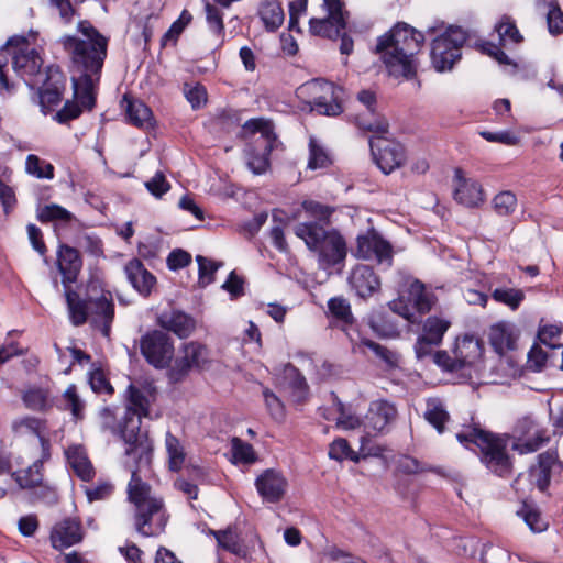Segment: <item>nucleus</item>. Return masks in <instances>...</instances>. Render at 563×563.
Masks as SVG:
<instances>
[{
	"mask_svg": "<svg viewBox=\"0 0 563 563\" xmlns=\"http://www.w3.org/2000/svg\"><path fill=\"white\" fill-rule=\"evenodd\" d=\"M81 36L66 35L60 42L69 55L74 70L79 76L71 77L76 96L86 107L96 104V87L107 57L108 38L89 22L78 24Z\"/></svg>",
	"mask_w": 563,
	"mask_h": 563,
	"instance_id": "f257e3e1",
	"label": "nucleus"
},
{
	"mask_svg": "<svg viewBox=\"0 0 563 563\" xmlns=\"http://www.w3.org/2000/svg\"><path fill=\"white\" fill-rule=\"evenodd\" d=\"M156 398V387L147 380L132 382L125 391V413L120 427V437L126 444L125 460L136 459L141 465L152 462L153 443L141 431L143 417H148L151 405Z\"/></svg>",
	"mask_w": 563,
	"mask_h": 563,
	"instance_id": "f03ea898",
	"label": "nucleus"
},
{
	"mask_svg": "<svg viewBox=\"0 0 563 563\" xmlns=\"http://www.w3.org/2000/svg\"><path fill=\"white\" fill-rule=\"evenodd\" d=\"M150 465L143 466L136 459L124 460L125 468L131 472L128 499L135 507L134 529L143 537H157L164 532L169 516L163 498L152 494L151 486L141 477V473L148 471Z\"/></svg>",
	"mask_w": 563,
	"mask_h": 563,
	"instance_id": "7ed1b4c3",
	"label": "nucleus"
},
{
	"mask_svg": "<svg viewBox=\"0 0 563 563\" xmlns=\"http://www.w3.org/2000/svg\"><path fill=\"white\" fill-rule=\"evenodd\" d=\"M424 36L407 23L398 22L377 38L375 52L380 56L389 76L412 79L418 69L417 55Z\"/></svg>",
	"mask_w": 563,
	"mask_h": 563,
	"instance_id": "20e7f679",
	"label": "nucleus"
},
{
	"mask_svg": "<svg viewBox=\"0 0 563 563\" xmlns=\"http://www.w3.org/2000/svg\"><path fill=\"white\" fill-rule=\"evenodd\" d=\"M295 234L305 241L309 250L318 253L322 268L342 264L347 255L344 238L335 230H327L316 222H299L294 228Z\"/></svg>",
	"mask_w": 563,
	"mask_h": 563,
	"instance_id": "39448f33",
	"label": "nucleus"
},
{
	"mask_svg": "<svg viewBox=\"0 0 563 563\" xmlns=\"http://www.w3.org/2000/svg\"><path fill=\"white\" fill-rule=\"evenodd\" d=\"M456 439L465 446L475 444L481 450L482 462L495 474L505 476L510 472L504 439L476 428L457 433Z\"/></svg>",
	"mask_w": 563,
	"mask_h": 563,
	"instance_id": "423d86ee",
	"label": "nucleus"
},
{
	"mask_svg": "<svg viewBox=\"0 0 563 563\" xmlns=\"http://www.w3.org/2000/svg\"><path fill=\"white\" fill-rule=\"evenodd\" d=\"M435 303V296L427 290L426 286L417 279H407L398 292V297L388 306L391 311L410 323L420 322Z\"/></svg>",
	"mask_w": 563,
	"mask_h": 563,
	"instance_id": "0eeeda50",
	"label": "nucleus"
},
{
	"mask_svg": "<svg viewBox=\"0 0 563 563\" xmlns=\"http://www.w3.org/2000/svg\"><path fill=\"white\" fill-rule=\"evenodd\" d=\"M466 41L464 31L450 26L443 34L435 37L431 45V63L435 70H450L461 58V47Z\"/></svg>",
	"mask_w": 563,
	"mask_h": 563,
	"instance_id": "6e6552de",
	"label": "nucleus"
},
{
	"mask_svg": "<svg viewBox=\"0 0 563 563\" xmlns=\"http://www.w3.org/2000/svg\"><path fill=\"white\" fill-rule=\"evenodd\" d=\"M254 131L261 135L245 150L247 167L255 174L261 175L268 167V156L273 150L275 135L273 134L272 124L263 119L252 120L247 123Z\"/></svg>",
	"mask_w": 563,
	"mask_h": 563,
	"instance_id": "1a4fd4ad",
	"label": "nucleus"
},
{
	"mask_svg": "<svg viewBox=\"0 0 563 563\" xmlns=\"http://www.w3.org/2000/svg\"><path fill=\"white\" fill-rule=\"evenodd\" d=\"M140 350L146 362L158 369L170 365L175 352L174 342L162 330H152L142 335Z\"/></svg>",
	"mask_w": 563,
	"mask_h": 563,
	"instance_id": "9d476101",
	"label": "nucleus"
},
{
	"mask_svg": "<svg viewBox=\"0 0 563 563\" xmlns=\"http://www.w3.org/2000/svg\"><path fill=\"white\" fill-rule=\"evenodd\" d=\"M354 255L388 268L393 265L394 249L375 229H371L357 236Z\"/></svg>",
	"mask_w": 563,
	"mask_h": 563,
	"instance_id": "9b49d317",
	"label": "nucleus"
},
{
	"mask_svg": "<svg viewBox=\"0 0 563 563\" xmlns=\"http://www.w3.org/2000/svg\"><path fill=\"white\" fill-rule=\"evenodd\" d=\"M483 355V343L473 335H465L456 341L453 356L437 353V362L450 372L459 371L474 364Z\"/></svg>",
	"mask_w": 563,
	"mask_h": 563,
	"instance_id": "f8f14e48",
	"label": "nucleus"
},
{
	"mask_svg": "<svg viewBox=\"0 0 563 563\" xmlns=\"http://www.w3.org/2000/svg\"><path fill=\"white\" fill-rule=\"evenodd\" d=\"M494 30L498 34L499 45L494 43H486L483 46L484 52L495 58L501 65H514L512 60L501 49V47H509L518 45L523 41L515 20L509 15H503L495 24Z\"/></svg>",
	"mask_w": 563,
	"mask_h": 563,
	"instance_id": "ddd939ff",
	"label": "nucleus"
},
{
	"mask_svg": "<svg viewBox=\"0 0 563 563\" xmlns=\"http://www.w3.org/2000/svg\"><path fill=\"white\" fill-rule=\"evenodd\" d=\"M328 15L322 19L312 18L309 30L313 35L336 40L346 27L342 2L340 0H323Z\"/></svg>",
	"mask_w": 563,
	"mask_h": 563,
	"instance_id": "4468645a",
	"label": "nucleus"
},
{
	"mask_svg": "<svg viewBox=\"0 0 563 563\" xmlns=\"http://www.w3.org/2000/svg\"><path fill=\"white\" fill-rule=\"evenodd\" d=\"M209 362V350L198 342L186 343L183 347V355L177 357L168 371V378L172 383L181 382L191 369L202 368Z\"/></svg>",
	"mask_w": 563,
	"mask_h": 563,
	"instance_id": "2eb2a0df",
	"label": "nucleus"
},
{
	"mask_svg": "<svg viewBox=\"0 0 563 563\" xmlns=\"http://www.w3.org/2000/svg\"><path fill=\"white\" fill-rule=\"evenodd\" d=\"M373 158L384 174H390L405 162V151L401 144L377 136L369 140Z\"/></svg>",
	"mask_w": 563,
	"mask_h": 563,
	"instance_id": "dca6fc26",
	"label": "nucleus"
},
{
	"mask_svg": "<svg viewBox=\"0 0 563 563\" xmlns=\"http://www.w3.org/2000/svg\"><path fill=\"white\" fill-rule=\"evenodd\" d=\"M5 47H14L13 67L22 75H35L40 71L43 60L35 49L27 48V40L25 36L15 35L10 37Z\"/></svg>",
	"mask_w": 563,
	"mask_h": 563,
	"instance_id": "f3484780",
	"label": "nucleus"
},
{
	"mask_svg": "<svg viewBox=\"0 0 563 563\" xmlns=\"http://www.w3.org/2000/svg\"><path fill=\"white\" fill-rule=\"evenodd\" d=\"M85 531L79 518L66 517L58 520L51 529L49 540L56 550H63L80 543Z\"/></svg>",
	"mask_w": 563,
	"mask_h": 563,
	"instance_id": "a211bd4d",
	"label": "nucleus"
},
{
	"mask_svg": "<svg viewBox=\"0 0 563 563\" xmlns=\"http://www.w3.org/2000/svg\"><path fill=\"white\" fill-rule=\"evenodd\" d=\"M288 482L282 472L274 468L265 470L255 481L260 496L267 503L280 501L287 490Z\"/></svg>",
	"mask_w": 563,
	"mask_h": 563,
	"instance_id": "6ab92c4d",
	"label": "nucleus"
},
{
	"mask_svg": "<svg viewBox=\"0 0 563 563\" xmlns=\"http://www.w3.org/2000/svg\"><path fill=\"white\" fill-rule=\"evenodd\" d=\"M57 267L62 275L64 288L77 282L82 267V260L77 249L60 244L57 249Z\"/></svg>",
	"mask_w": 563,
	"mask_h": 563,
	"instance_id": "aec40b11",
	"label": "nucleus"
},
{
	"mask_svg": "<svg viewBox=\"0 0 563 563\" xmlns=\"http://www.w3.org/2000/svg\"><path fill=\"white\" fill-rule=\"evenodd\" d=\"M42 455L41 459L36 460L31 466L25 470L18 471L12 474L18 485L23 488H34L41 486L43 483V463L51 456L49 453V441L45 438H41Z\"/></svg>",
	"mask_w": 563,
	"mask_h": 563,
	"instance_id": "412c9836",
	"label": "nucleus"
},
{
	"mask_svg": "<svg viewBox=\"0 0 563 563\" xmlns=\"http://www.w3.org/2000/svg\"><path fill=\"white\" fill-rule=\"evenodd\" d=\"M397 417V409L394 404L387 400L372 401L365 416L364 426L373 431L382 432Z\"/></svg>",
	"mask_w": 563,
	"mask_h": 563,
	"instance_id": "4be33fe9",
	"label": "nucleus"
},
{
	"mask_svg": "<svg viewBox=\"0 0 563 563\" xmlns=\"http://www.w3.org/2000/svg\"><path fill=\"white\" fill-rule=\"evenodd\" d=\"M350 285L357 296L367 298L380 287V280L374 269L364 264L356 265L349 277Z\"/></svg>",
	"mask_w": 563,
	"mask_h": 563,
	"instance_id": "5701e85b",
	"label": "nucleus"
},
{
	"mask_svg": "<svg viewBox=\"0 0 563 563\" xmlns=\"http://www.w3.org/2000/svg\"><path fill=\"white\" fill-rule=\"evenodd\" d=\"M157 323L162 329L175 333L180 339L188 338L196 328L194 318L180 310L161 313Z\"/></svg>",
	"mask_w": 563,
	"mask_h": 563,
	"instance_id": "b1692460",
	"label": "nucleus"
},
{
	"mask_svg": "<svg viewBox=\"0 0 563 563\" xmlns=\"http://www.w3.org/2000/svg\"><path fill=\"white\" fill-rule=\"evenodd\" d=\"M114 317L112 299L101 296L90 299L89 319L91 324L98 327L104 336L110 334L111 323Z\"/></svg>",
	"mask_w": 563,
	"mask_h": 563,
	"instance_id": "393cba45",
	"label": "nucleus"
},
{
	"mask_svg": "<svg viewBox=\"0 0 563 563\" xmlns=\"http://www.w3.org/2000/svg\"><path fill=\"white\" fill-rule=\"evenodd\" d=\"M124 272L130 284L140 295L146 297L151 294L156 283V278L145 268L144 264L140 260H131L125 265Z\"/></svg>",
	"mask_w": 563,
	"mask_h": 563,
	"instance_id": "a878e982",
	"label": "nucleus"
},
{
	"mask_svg": "<svg viewBox=\"0 0 563 563\" xmlns=\"http://www.w3.org/2000/svg\"><path fill=\"white\" fill-rule=\"evenodd\" d=\"M455 177L459 183L454 191L455 200L466 207L479 206L484 201L482 186L476 180L463 178L461 170H456Z\"/></svg>",
	"mask_w": 563,
	"mask_h": 563,
	"instance_id": "bb28decb",
	"label": "nucleus"
},
{
	"mask_svg": "<svg viewBox=\"0 0 563 563\" xmlns=\"http://www.w3.org/2000/svg\"><path fill=\"white\" fill-rule=\"evenodd\" d=\"M65 455L68 465L80 479L89 482L93 477V466L82 445L74 444L68 446Z\"/></svg>",
	"mask_w": 563,
	"mask_h": 563,
	"instance_id": "cd10ccee",
	"label": "nucleus"
},
{
	"mask_svg": "<svg viewBox=\"0 0 563 563\" xmlns=\"http://www.w3.org/2000/svg\"><path fill=\"white\" fill-rule=\"evenodd\" d=\"M325 91L322 96L318 97V100L311 106V110L319 114L334 117L339 115L342 111L341 95L342 88L338 86H324Z\"/></svg>",
	"mask_w": 563,
	"mask_h": 563,
	"instance_id": "c85d7f7f",
	"label": "nucleus"
},
{
	"mask_svg": "<svg viewBox=\"0 0 563 563\" xmlns=\"http://www.w3.org/2000/svg\"><path fill=\"white\" fill-rule=\"evenodd\" d=\"M64 289L70 322L75 327L82 325L89 319L90 299L80 298L70 286Z\"/></svg>",
	"mask_w": 563,
	"mask_h": 563,
	"instance_id": "c756f323",
	"label": "nucleus"
},
{
	"mask_svg": "<svg viewBox=\"0 0 563 563\" xmlns=\"http://www.w3.org/2000/svg\"><path fill=\"white\" fill-rule=\"evenodd\" d=\"M328 308L330 313L343 323V331L350 338L352 343L356 342V338L354 336V332H356L353 328V316L351 312V307L347 300L343 298H332L328 302Z\"/></svg>",
	"mask_w": 563,
	"mask_h": 563,
	"instance_id": "7c9ffc66",
	"label": "nucleus"
},
{
	"mask_svg": "<svg viewBox=\"0 0 563 563\" xmlns=\"http://www.w3.org/2000/svg\"><path fill=\"white\" fill-rule=\"evenodd\" d=\"M522 423L528 424L532 432L528 438H519L512 443V449L515 451H518L520 454L532 453L549 441L544 431L537 428L532 421L523 420Z\"/></svg>",
	"mask_w": 563,
	"mask_h": 563,
	"instance_id": "2f4dec72",
	"label": "nucleus"
},
{
	"mask_svg": "<svg viewBox=\"0 0 563 563\" xmlns=\"http://www.w3.org/2000/svg\"><path fill=\"white\" fill-rule=\"evenodd\" d=\"M258 15L267 31L277 30L285 19L282 4L276 0H265L261 2Z\"/></svg>",
	"mask_w": 563,
	"mask_h": 563,
	"instance_id": "473e14b6",
	"label": "nucleus"
},
{
	"mask_svg": "<svg viewBox=\"0 0 563 563\" xmlns=\"http://www.w3.org/2000/svg\"><path fill=\"white\" fill-rule=\"evenodd\" d=\"M489 342L493 349L503 355L505 352L515 347V336L510 327L506 323H497L490 327L488 333Z\"/></svg>",
	"mask_w": 563,
	"mask_h": 563,
	"instance_id": "72a5a7b5",
	"label": "nucleus"
},
{
	"mask_svg": "<svg viewBox=\"0 0 563 563\" xmlns=\"http://www.w3.org/2000/svg\"><path fill=\"white\" fill-rule=\"evenodd\" d=\"M423 417L439 433L444 431V426L450 419L444 404L439 398L427 399Z\"/></svg>",
	"mask_w": 563,
	"mask_h": 563,
	"instance_id": "f704fd0d",
	"label": "nucleus"
},
{
	"mask_svg": "<svg viewBox=\"0 0 563 563\" xmlns=\"http://www.w3.org/2000/svg\"><path fill=\"white\" fill-rule=\"evenodd\" d=\"M22 400L25 407L33 411H46L52 407L49 390L32 386L24 390Z\"/></svg>",
	"mask_w": 563,
	"mask_h": 563,
	"instance_id": "c9c22d12",
	"label": "nucleus"
},
{
	"mask_svg": "<svg viewBox=\"0 0 563 563\" xmlns=\"http://www.w3.org/2000/svg\"><path fill=\"white\" fill-rule=\"evenodd\" d=\"M124 100L128 102L125 112L129 122L139 128L150 126L152 110L140 100H128L126 97Z\"/></svg>",
	"mask_w": 563,
	"mask_h": 563,
	"instance_id": "e433bc0d",
	"label": "nucleus"
},
{
	"mask_svg": "<svg viewBox=\"0 0 563 563\" xmlns=\"http://www.w3.org/2000/svg\"><path fill=\"white\" fill-rule=\"evenodd\" d=\"M54 166L38 157L35 154H30L25 159V172L26 174L38 178V179H53L54 178Z\"/></svg>",
	"mask_w": 563,
	"mask_h": 563,
	"instance_id": "4c0bfd02",
	"label": "nucleus"
},
{
	"mask_svg": "<svg viewBox=\"0 0 563 563\" xmlns=\"http://www.w3.org/2000/svg\"><path fill=\"white\" fill-rule=\"evenodd\" d=\"M450 321L439 318V317H429L422 329V334L426 340H429L431 343L440 344L442 342L444 333L450 328Z\"/></svg>",
	"mask_w": 563,
	"mask_h": 563,
	"instance_id": "58836bf2",
	"label": "nucleus"
},
{
	"mask_svg": "<svg viewBox=\"0 0 563 563\" xmlns=\"http://www.w3.org/2000/svg\"><path fill=\"white\" fill-rule=\"evenodd\" d=\"M301 207L305 214L308 218L313 219L309 220L308 222L320 223L323 227L329 223L330 218L334 211L332 207L320 203L314 200H305Z\"/></svg>",
	"mask_w": 563,
	"mask_h": 563,
	"instance_id": "ea45409f",
	"label": "nucleus"
},
{
	"mask_svg": "<svg viewBox=\"0 0 563 563\" xmlns=\"http://www.w3.org/2000/svg\"><path fill=\"white\" fill-rule=\"evenodd\" d=\"M37 218L41 222H56L59 224H68L76 220L75 216L59 205H47L38 210Z\"/></svg>",
	"mask_w": 563,
	"mask_h": 563,
	"instance_id": "a19ab883",
	"label": "nucleus"
},
{
	"mask_svg": "<svg viewBox=\"0 0 563 563\" xmlns=\"http://www.w3.org/2000/svg\"><path fill=\"white\" fill-rule=\"evenodd\" d=\"M74 90V99L67 100L64 104V107L55 114V120L58 123H67L71 120H75L79 118V115L82 113L84 110L91 111L95 106L86 107L82 103L81 98L76 96L75 89Z\"/></svg>",
	"mask_w": 563,
	"mask_h": 563,
	"instance_id": "79ce46f5",
	"label": "nucleus"
},
{
	"mask_svg": "<svg viewBox=\"0 0 563 563\" xmlns=\"http://www.w3.org/2000/svg\"><path fill=\"white\" fill-rule=\"evenodd\" d=\"M65 410H69L73 418L77 420L84 419L85 401L77 391L76 385H69L62 396Z\"/></svg>",
	"mask_w": 563,
	"mask_h": 563,
	"instance_id": "37998d69",
	"label": "nucleus"
},
{
	"mask_svg": "<svg viewBox=\"0 0 563 563\" xmlns=\"http://www.w3.org/2000/svg\"><path fill=\"white\" fill-rule=\"evenodd\" d=\"M231 454L232 462L235 464H252L257 460V455L253 446L236 437L231 439Z\"/></svg>",
	"mask_w": 563,
	"mask_h": 563,
	"instance_id": "c03bdc74",
	"label": "nucleus"
},
{
	"mask_svg": "<svg viewBox=\"0 0 563 563\" xmlns=\"http://www.w3.org/2000/svg\"><path fill=\"white\" fill-rule=\"evenodd\" d=\"M213 534L221 548L233 554L244 555V548L241 544L239 534L234 529L228 528L225 530L214 531Z\"/></svg>",
	"mask_w": 563,
	"mask_h": 563,
	"instance_id": "a18cd8bd",
	"label": "nucleus"
},
{
	"mask_svg": "<svg viewBox=\"0 0 563 563\" xmlns=\"http://www.w3.org/2000/svg\"><path fill=\"white\" fill-rule=\"evenodd\" d=\"M492 297L498 303L509 307L511 310H517L525 299V292L517 288H495Z\"/></svg>",
	"mask_w": 563,
	"mask_h": 563,
	"instance_id": "49530a36",
	"label": "nucleus"
},
{
	"mask_svg": "<svg viewBox=\"0 0 563 563\" xmlns=\"http://www.w3.org/2000/svg\"><path fill=\"white\" fill-rule=\"evenodd\" d=\"M361 344L371 349L375 355L386 365L387 368H396L399 365V355L369 339L360 338Z\"/></svg>",
	"mask_w": 563,
	"mask_h": 563,
	"instance_id": "de8ad7c7",
	"label": "nucleus"
},
{
	"mask_svg": "<svg viewBox=\"0 0 563 563\" xmlns=\"http://www.w3.org/2000/svg\"><path fill=\"white\" fill-rule=\"evenodd\" d=\"M336 427L342 430H355L364 423L361 417L355 415L350 407H346L340 400H336Z\"/></svg>",
	"mask_w": 563,
	"mask_h": 563,
	"instance_id": "09e8293b",
	"label": "nucleus"
},
{
	"mask_svg": "<svg viewBox=\"0 0 563 563\" xmlns=\"http://www.w3.org/2000/svg\"><path fill=\"white\" fill-rule=\"evenodd\" d=\"M165 445L168 453L169 468L172 471H179L185 461L184 449L179 440L170 432H167Z\"/></svg>",
	"mask_w": 563,
	"mask_h": 563,
	"instance_id": "8fccbe9b",
	"label": "nucleus"
},
{
	"mask_svg": "<svg viewBox=\"0 0 563 563\" xmlns=\"http://www.w3.org/2000/svg\"><path fill=\"white\" fill-rule=\"evenodd\" d=\"M329 457L335 461L350 460L353 462L360 461V455L353 451L349 442L343 438L335 439L329 446Z\"/></svg>",
	"mask_w": 563,
	"mask_h": 563,
	"instance_id": "3c124183",
	"label": "nucleus"
},
{
	"mask_svg": "<svg viewBox=\"0 0 563 563\" xmlns=\"http://www.w3.org/2000/svg\"><path fill=\"white\" fill-rule=\"evenodd\" d=\"M493 209L500 217H508L517 209V198L509 190L497 194L493 199Z\"/></svg>",
	"mask_w": 563,
	"mask_h": 563,
	"instance_id": "603ef678",
	"label": "nucleus"
},
{
	"mask_svg": "<svg viewBox=\"0 0 563 563\" xmlns=\"http://www.w3.org/2000/svg\"><path fill=\"white\" fill-rule=\"evenodd\" d=\"M192 16L187 11L184 10L179 18L170 25V27L163 35L161 44L162 46H166L168 43L175 45L178 41L179 35L183 33L185 27L191 22Z\"/></svg>",
	"mask_w": 563,
	"mask_h": 563,
	"instance_id": "864d4df0",
	"label": "nucleus"
},
{
	"mask_svg": "<svg viewBox=\"0 0 563 563\" xmlns=\"http://www.w3.org/2000/svg\"><path fill=\"white\" fill-rule=\"evenodd\" d=\"M206 21L209 30L218 37L224 33L223 14L219 8L210 2H205Z\"/></svg>",
	"mask_w": 563,
	"mask_h": 563,
	"instance_id": "5fc2aeb1",
	"label": "nucleus"
},
{
	"mask_svg": "<svg viewBox=\"0 0 563 563\" xmlns=\"http://www.w3.org/2000/svg\"><path fill=\"white\" fill-rule=\"evenodd\" d=\"M324 86H334V84H332L328 80L321 79V78L313 79V80L300 86L298 89V93L301 97H303V96L309 97V100L307 101V103L311 107V106H313V102H316L318 100V97H320L324 93V91H325Z\"/></svg>",
	"mask_w": 563,
	"mask_h": 563,
	"instance_id": "6e6d98bb",
	"label": "nucleus"
},
{
	"mask_svg": "<svg viewBox=\"0 0 563 563\" xmlns=\"http://www.w3.org/2000/svg\"><path fill=\"white\" fill-rule=\"evenodd\" d=\"M199 284L207 286L214 280V274L221 266V263L213 262L202 255H197Z\"/></svg>",
	"mask_w": 563,
	"mask_h": 563,
	"instance_id": "4d7b16f0",
	"label": "nucleus"
},
{
	"mask_svg": "<svg viewBox=\"0 0 563 563\" xmlns=\"http://www.w3.org/2000/svg\"><path fill=\"white\" fill-rule=\"evenodd\" d=\"M540 342L550 349H559L562 346L563 332L556 325H545L538 332Z\"/></svg>",
	"mask_w": 563,
	"mask_h": 563,
	"instance_id": "13d9d810",
	"label": "nucleus"
},
{
	"mask_svg": "<svg viewBox=\"0 0 563 563\" xmlns=\"http://www.w3.org/2000/svg\"><path fill=\"white\" fill-rule=\"evenodd\" d=\"M308 168H324L330 164V157L327 152L317 143L314 139H310L309 143Z\"/></svg>",
	"mask_w": 563,
	"mask_h": 563,
	"instance_id": "bf43d9fd",
	"label": "nucleus"
},
{
	"mask_svg": "<svg viewBox=\"0 0 563 563\" xmlns=\"http://www.w3.org/2000/svg\"><path fill=\"white\" fill-rule=\"evenodd\" d=\"M184 95L192 109H199L207 102V91L200 84L189 85L185 84Z\"/></svg>",
	"mask_w": 563,
	"mask_h": 563,
	"instance_id": "052dcab7",
	"label": "nucleus"
},
{
	"mask_svg": "<svg viewBox=\"0 0 563 563\" xmlns=\"http://www.w3.org/2000/svg\"><path fill=\"white\" fill-rule=\"evenodd\" d=\"M89 384L97 394L112 395L114 389L106 377L103 371L96 368L90 373Z\"/></svg>",
	"mask_w": 563,
	"mask_h": 563,
	"instance_id": "680f3d73",
	"label": "nucleus"
},
{
	"mask_svg": "<svg viewBox=\"0 0 563 563\" xmlns=\"http://www.w3.org/2000/svg\"><path fill=\"white\" fill-rule=\"evenodd\" d=\"M266 408L275 420H282L285 416L284 405L280 399L269 389L263 391Z\"/></svg>",
	"mask_w": 563,
	"mask_h": 563,
	"instance_id": "e2e57ef3",
	"label": "nucleus"
},
{
	"mask_svg": "<svg viewBox=\"0 0 563 563\" xmlns=\"http://www.w3.org/2000/svg\"><path fill=\"white\" fill-rule=\"evenodd\" d=\"M113 492V486L108 482L98 483L96 486H90L85 488V494L87 496L88 501H97L103 500Z\"/></svg>",
	"mask_w": 563,
	"mask_h": 563,
	"instance_id": "0e129e2a",
	"label": "nucleus"
},
{
	"mask_svg": "<svg viewBox=\"0 0 563 563\" xmlns=\"http://www.w3.org/2000/svg\"><path fill=\"white\" fill-rule=\"evenodd\" d=\"M147 190L155 197L159 198L166 194L170 185L166 180L162 172H157L148 181L145 183Z\"/></svg>",
	"mask_w": 563,
	"mask_h": 563,
	"instance_id": "69168bd1",
	"label": "nucleus"
},
{
	"mask_svg": "<svg viewBox=\"0 0 563 563\" xmlns=\"http://www.w3.org/2000/svg\"><path fill=\"white\" fill-rule=\"evenodd\" d=\"M190 262L191 255L181 249L172 251L167 257V266L172 271L184 268L189 265Z\"/></svg>",
	"mask_w": 563,
	"mask_h": 563,
	"instance_id": "338daca9",
	"label": "nucleus"
},
{
	"mask_svg": "<svg viewBox=\"0 0 563 563\" xmlns=\"http://www.w3.org/2000/svg\"><path fill=\"white\" fill-rule=\"evenodd\" d=\"M548 27L551 34L563 32V12L559 5H553L548 12Z\"/></svg>",
	"mask_w": 563,
	"mask_h": 563,
	"instance_id": "774afa93",
	"label": "nucleus"
}]
</instances>
